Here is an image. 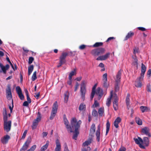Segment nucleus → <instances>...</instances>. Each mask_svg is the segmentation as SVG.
I'll list each match as a JSON object with an SVG mask.
<instances>
[{"mask_svg": "<svg viewBox=\"0 0 151 151\" xmlns=\"http://www.w3.org/2000/svg\"><path fill=\"white\" fill-rule=\"evenodd\" d=\"M146 67H141V73L140 77H141V78H140L142 79V78H143L144 77L145 73L146 71Z\"/></svg>", "mask_w": 151, "mask_h": 151, "instance_id": "412c9836", "label": "nucleus"}, {"mask_svg": "<svg viewBox=\"0 0 151 151\" xmlns=\"http://www.w3.org/2000/svg\"><path fill=\"white\" fill-rule=\"evenodd\" d=\"M130 97V95L129 94H128L127 95V96L126 97V102L127 104V108L128 109H129V99Z\"/></svg>", "mask_w": 151, "mask_h": 151, "instance_id": "c85d7f7f", "label": "nucleus"}, {"mask_svg": "<svg viewBox=\"0 0 151 151\" xmlns=\"http://www.w3.org/2000/svg\"><path fill=\"white\" fill-rule=\"evenodd\" d=\"M86 47V45H81L79 47V49L80 50H83Z\"/></svg>", "mask_w": 151, "mask_h": 151, "instance_id": "69168bd1", "label": "nucleus"}, {"mask_svg": "<svg viewBox=\"0 0 151 151\" xmlns=\"http://www.w3.org/2000/svg\"><path fill=\"white\" fill-rule=\"evenodd\" d=\"M135 121L139 125H141L142 124V121L141 120H140L138 118H135Z\"/></svg>", "mask_w": 151, "mask_h": 151, "instance_id": "c03bdc74", "label": "nucleus"}, {"mask_svg": "<svg viewBox=\"0 0 151 151\" xmlns=\"http://www.w3.org/2000/svg\"><path fill=\"white\" fill-rule=\"evenodd\" d=\"M96 94L98 96V99L99 100L103 95V91L102 89L100 88H98L95 92Z\"/></svg>", "mask_w": 151, "mask_h": 151, "instance_id": "ddd939ff", "label": "nucleus"}, {"mask_svg": "<svg viewBox=\"0 0 151 151\" xmlns=\"http://www.w3.org/2000/svg\"><path fill=\"white\" fill-rule=\"evenodd\" d=\"M49 145V142L47 141L46 144L42 146L41 148V151H45Z\"/></svg>", "mask_w": 151, "mask_h": 151, "instance_id": "7c9ffc66", "label": "nucleus"}, {"mask_svg": "<svg viewBox=\"0 0 151 151\" xmlns=\"http://www.w3.org/2000/svg\"><path fill=\"white\" fill-rule=\"evenodd\" d=\"M91 143V140L89 139L88 140H87L85 141L84 143H83V146L85 147L86 146H88Z\"/></svg>", "mask_w": 151, "mask_h": 151, "instance_id": "4c0bfd02", "label": "nucleus"}, {"mask_svg": "<svg viewBox=\"0 0 151 151\" xmlns=\"http://www.w3.org/2000/svg\"><path fill=\"white\" fill-rule=\"evenodd\" d=\"M34 67H29V68H28V75H30L32 72L33 68H34Z\"/></svg>", "mask_w": 151, "mask_h": 151, "instance_id": "de8ad7c7", "label": "nucleus"}, {"mask_svg": "<svg viewBox=\"0 0 151 151\" xmlns=\"http://www.w3.org/2000/svg\"><path fill=\"white\" fill-rule=\"evenodd\" d=\"M105 48L100 47L93 50L91 51V53L93 56H96L102 55L105 53Z\"/></svg>", "mask_w": 151, "mask_h": 151, "instance_id": "7ed1b4c3", "label": "nucleus"}, {"mask_svg": "<svg viewBox=\"0 0 151 151\" xmlns=\"http://www.w3.org/2000/svg\"><path fill=\"white\" fill-rule=\"evenodd\" d=\"M114 99L113 103H118V99L116 95L114 96Z\"/></svg>", "mask_w": 151, "mask_h": 151, "instance_id": "4d7b16f0", "label": "nucleus"}, {"mask_svg": "<svg viewBox=\"0 0 151 151\" xmlns=\"http://www.w3.org/2000/svg\"><path fill=\"white\" fill-rule=\"evenodd\" d=\"M107 81H103V86L105 88H107L108 86V84L107 83Z\"/></svg>", "mask_w": 151, "mask_h": 151, "instance_id": "6e6d98bb", "label": "nucleus"}, {"mask_svg": "<svg viewBox=\"0 0 151 151\" xmlns=\"http://www.w3.org/2000/svg\"><path fill=\"white\" fill-rule=\"evenodd\" d=\"M134 140L135 143L142 149H145V147H147L149 145V139L146 137H144L143 139L140 137H138L137 138H134Z\"/></svg>", "mask_w": 151, "mask_h": 151, "instance_id": "f03ea898", "label": "nucleus"}, {"mask_svg": "<svg viewBox=\"0 0 151 151\" xmlns=\"http://www.w3.org/2000/svg\"><path fill=\"white\" fill-rule=\"evenodd\" d=\"M68 55V53L66 52H63L62 53L59 58V65L58 66H61L66 63L65 58Z\"/></svg>", "mask_w": 151, "mask_h": 151, "instance_id": "39448f33", "label": "nucleus"}, {"mask_svg": "<svg viewBox=\"0 0 151 151\" xmlns=\"http://www.w3.org/2000/svg\"><path fill=\"white\" fill-rule=\"evenodd\" d=\"M96 86H97V85L96 84L92 88V92H91V96L90 97L91 99V100H92V99L94 96V95L95 93V90H96Z\"/></svg>", "mask_w": 151, "mask_h": 151, "instance_id": "4be33fe9", "label": "nucleus"}, {"mask_svg": "<svg viewBox=\"0 0 151 151\" xmlns=\"http://www.w3.org/2000/svg\"><path fill=\"white\" fill-rule=\"evenodd\" d=\"M79 109L80 111H85L86 109V106L84 103H81L79 107Z\"/></svg>", "mask_w": 151, "mask_h": 151, "instance_id": "cd10ccee", "label": "nucleus"}, {"mask_svg": "<svg viewBox=\"0 0 151 151\" xmlns=\"http://www.w3.org/2000/svg\"><path fill=\"white\" fill-rule=\"evenodd\" d=\"M91 148L90 147H88L87 148H83L82 149V151H90Z\"/></svg>", "mask_w": 151, "mask_h": 151, "instance_id": "8fccbe9b", "label": "nucleus"}, {"mask_svg": "<svg viewBox=\"0 0 151 151\" xmlns=\"http://www.w3.org/2000/svg\"><path fill=\"white\" fill-rule=\"evenodd\" d=\"M87 81L85 80H83L82 81V82L81 84V88H86V85L87 83Z\"/></svg>", "mask_w": 151, "mask_h": 151, "instance_id": "a19ab883", "label": "nucleus"}, {"mask_svg": "<svg viewBox=\"0 0 151 151\" xmlns=\"http://www.w3.org/2000/svg\"><path fill=\"white\" fill-rule=\"evenodd\" d=\"M28 102L27 101H25L23 103V105L24 106H27L29 105Z\"/></svg>", "mask_w": 151, "mask_h": 151, "instance_id": "774afa93", "label": "nucleus"}, {"mask_svg": "<svg viewBox=\"0 0 151 151\" xmlns=\"http://www.w3.org/2000/svg\"><path fill=\"white\" fill-rule=\"evenodd\" d=\"M92 114L93 116H98V113L96 110L95 109H93L92 111Z\"/></svg>", "mask_w": 151, "mask_h": 151, "instance_id": "79ce46f5", "label": "nucleus"}, {"mask_svg": "<svg viewBox=\"0 0 151 151\" xmlns=\"http://www.w3.org/2000/svg\"><path fill=\"white\" fill-rule=\"evenodd\" d=\"M64 150L65 151H70L69 150L67 145L66 143L64 144Z\"/></svg>", "mask_w": 151, "mask_h": 151, "instance_id": "e2e57ef3", "label": "nucleus"}, {"mask_svg": "<svg viewBox=\"0 0 151 151\" xmlns=\"http://www.w3.org/2000/svg\"><path fill=\"white\" fill-rule=\"evenodd\" d=\"M96 126L94 124H93L91 127L90 129V134H94L95 132Z\"/></svg>", "mask_w": 151, "mask_h": 151, "instance_id": "5701e85b", "label": "nucleus"}, {"mask_svg": "<svg viewBox=\"0 0 151 151\" xmlns=\"http://www.w3.org/2000/svg\"><path fill=\"white\" fill-rule=\"evenodd\" d=\"M139 49L137 47H135L133 49V55H136V53H139Z\"/></svg>", "mask_w": 151, "mask_h": 151, "instance_id": "ea45409f", "label": "nucleus"}, {"mask_svg": "<svg viewBox=\"0 0 151 151\" xmlns=\"http://www.w3.org/2000/svg\"><path fill=\"white\" fill-rule=\"evenodd\" d=\"M41 114L39 112L38 113L37 117L33 121L32 128V130L35 129L38 124V122L40 121L41 119Z\"/></svg>", "mask_w": 151, "mask_h": 151, "instance_id": "423d86ee", "label": "nucleus"}, {"mask_svg": "<svg viewBox=\"0 0 151 151\" xmlns=\"http://www.w3.org/2000/svg\"><path fill=\"white\" fill-rule=\"evenodd\" d=\"M107 73L104 74L103 76V81H107Z\"/></svg>", "mask_w": 151, "mask_h": 151, "instance_id": "3c124183", "label": "nucleus"}, {"mask_svg": "<svg viewBox=\"0 0 151 151\" xmlns=\"http://www.w3.org/2000/svg\"><path fill=\"white\" fill-rule=\"evenodd\" d=\"M19 97L21 100H23L24 98V96L22 93L18 94Z\"/></svg>", "mask_w": 151, "mask_h": 151, "instance_id": "5fc2aeb1", "label": "nucleus"}, {"mask_svg": "<svg viewBox=\"0 0 151 151\" xmlns=\"http://www.w3.org/2000/svg\"><path fill=\"white\" fill-rule=\"evenodd\" d=\"M31 140V138L30 137H28L27 139V141L25 143H26V144H28L29 145V143H30Z\"/></svg>", "mask_w": 151, "mask_h": 151, "instance_id": "603ef678", "label": "nucleus"}, {"mask_svg": "<svg viewBox=\"0 0 151 151\" xmlns=\"http://www.w3.org/2000/svg\"><path fill=\"white\" fill-rule=\"evenodd\" d=\"M110 53L107 52L105 54L98 57L96 59L97 60H105L108 58L110 55Z\"/></svg>", "mask_w": 151, "mask_h": 151, "instance_id": "1a4fd4ad", "label": "nucleus"}, {"mask_svg": "<svg viewBox=\"0 0 151 151\" xmlns=\"http://www.w3.org/2000/svg\"><path fill=\"white\" fill-rule=\"evenodd\" d=\"M113 91H111L110 92V95L109 97L108 98L107 101L106 102V105L109 107L111 104V99L113 97V94H112Z\"/></svg>", "mask_w": 151, "mask_h": 151, "instance_id": "6ab92c4d", "label": "nucleus"}, {"mask_svg": "<svg viewBox=\"0 0 151 151\" xmlns=\"http://www.w3.org/2000/svg\"><path fill=\"white\" fill-rule=\"evenodd\" d=\"M120 82L116 81V84L115 87V91L116 92L118 91L119 89Z\"/></svg>", "mask_w": 151, "mask_h": 151, "instance_id": "f704fd0d", "label": "nucleus"}, {"mask_svg": "<svg viewBox=\"0 0 151 151\" xmlns=\"http://www.w3.org/2000/svg\"><path fill=\"white\" fill-rule=\"evenodd\" d=\"M114 109L115 110H117L118 108V103H113Z\"/></svg>", "mask_w": 151, "mask_h": 151, "instance_id": "a18cd8bd", "label": "nucleus"}, {"mask_svg": "<svg viewBox=\"0 0 151 151\" xmlns=\"http://www.w3.org/2000/svg\"><path fill=\"white\" fill-rule=\"evenodd\" d=\"M104 107L100 108L98 110V113L100 116H102L104 115Z\"/></svg>", "mask_w": 151, "mask_h": 151, "instance_id": "393cba45", "label": "nucleus"}, {"mask_svg": "<svg viewBox=\"0 0 151 151\" xmlns=\"http://www.w3.org/2000/svg\"><path fill=\"white\" fill-rule=\"evenodd\" d=\"M34 60V58L32 57H30L29 59V63L31 64Z\"/></svg>", "mask_w": 151, "mask_h": 151, "instance_id": "680f3d73", "label": "nucleus"}, {"mask_svg": "<svg viewBox=\"0 0 151 151\" xmlns=\"http://www.w3.org/2000/svg\"><path fill=\"white\" fill-rule=\"evenodd\" d=\"M1 69L0 70V73L3 72L4 74H6V70H7L9 67H0Z\"/></svg>", "mask_w": 151, "mask_h": 151, "instance_id": "c756f323", "label": "nucleus"}, {"mask_svg": "<svg viewBox=\"0 0 151 151\" xmlns=\"http://www.w3.org/2000/svg\"><path fill=\"white\" fill-rule=\"evenodd\" d=\"M36 145H34L32 146L30 149H28L27 151H34L36 148Z\"/></svg>", "mask_w": 151, "mask_h": 151, "instance_id": "09e8293b", "label": "nucleus"}, {"mask_svg": "<svg viewBox=\"0 0 151 151\" xmlns=\"http://www.w3.org/2000/svg\"><path fill=\"white\" fill-rule=\"evenodd\" d=\"M110 124L109 122V121L107 120L106 123V135H107L109 132L110 128Z\"/></svg>", "mask_w": 151, "mask_h": 151, "instance_id": "473e14b6", "label": "nucleus"}, {"mask_svg": "<svg viewBox=\"0 0 151 151\" xmlns=\"http://www.w3.org/2000/svg\"><path fill=\"white\" fill-rule=\"evenodd\" d=\"M147 90L148 92L151 91V86L150 84L148 85L147 86Z\"/></svg>", "mask_w": 151, "mask_h": 151, "instance_id": "052dcab7", "label": "nucleus"}, {"mask_svg": "<svg viewBox=\"0 0 151 151\" xmlns=\"http://www.w3.org/2000/svg\"><path fill=\"white\" fill-rule=\"evenodd\" d=\"M27 130H26L24 131L22 137V139H24L25 138L27 134Z\"/></svg>", "mask_w": 151, "mask_h": 151, "instance_id": "13d9d810", "label": "nucleus"}, {"mask_svg": "<svg viewBox=\"0 0 151 151\" xmlns=\"http://www.w3.org/2000/svg\"><path fill=\"white\" fill-rule=\"evenodd\" d=\"M3 116V121H4V123L7 122V115H4Z\"/></svg>", "mask_w": 151, "mask_h": 151, "instance_id": "bf43d9fd", "label": "nucleus"}, {"mask_svg": "<svg viewBox=\"0 0 151 151\" xmlns=\"http://www.w3.org/2000/svg\"><path fill=\"white\" fill-rule=\"evenodd\" d=\"M10 138V137L9 135H6L1 138V142L3 144H6L8 142Z\"/></svg>", "mask_w": 151, "mask_h": 151, "instance_id": "9d476101", "label": "nucleus"}, {"mask_svg": "<svg viewBox=\"0 0 151 151\" xmlns=\"http://www.w3.org/2000/svg\"><path fill=\"white\" fill-rule=\"evenodd\" d=\"M29 145L25 143L22 148L20 149V151H25L28 148Z\"/></svg>", "mask_w": 151, "mask_h": 151, "instance_id": "2f4dec72", "label": "nucleus"}, {"mask_svg": "<svg viewBox=\"0 0 151 151\" xmlns=\"http://www.w3.org/2000/svg\"><path fill=\"white\" fill-rule=\"evenodd\" d=\"M151 75V69L148 70L147 72V78L150 79Z\"/></svg>", "mask_w": 151, "mask_h": 151, "instance_id": "864d4df0", "label": "nucleus"}, {"mask_svg": "<svg viewBox=\"0 0 151 151\" xmlns=\"http://www.w3.org/2000/svg\"><path fill=\"white\" fill-rule=\"evenodd\" d=\"M140 78V77L137 78L135 81V85L137 88L141 87L142 86V81L143 80V78H142V79Z\"/></svg>", "mask_w": 151, "mask_h": 151, "instance_id": "9b49d317", "label": "nucleus"}, {"mask_svg": "<svg viewBox=\"0 0 151 151\" xmlns=\"http://www.w3.org/2000/svg\"><path fill=\"white\" fill-rule=\"evenodd\" d=\"M137 29L140 30H141L142 31H145L146 30V29L143 27H138L137 28Z\"/></svg>", "mask_w": 151, "mask_h": 151, "instance_id": "0e129e2a", "label": "nucleus"}, {"mask_svg": "<svg viewBox=\"0 0 151 151\" xmlns=\"http://www.w3.org/2000/svg\"><path fill=\"white\" fill-rule=\"evenodd\" d=\"M58 105L57 102L55 101L53 104L52 109L51 112L50 116V119L52 120L55 116V115L57 113V110L58 109Z\"/></svg>", "mask_w": 151, "mask_h": 151, "instance_id": "20e7f679", "label": "nucleus"}, {"mask_svg": "<svg viewBox=\"0 0 151 151\" xmlns=\"http://www.w3.org/2000/svg\"><path fill=\"white\" fill-rule=\"evenodd\" d=\"M76 69L74 68L73 70L70 72L69 75V79H72V76L76 74Z\"/></svg>", "mask_w": 151, "mask_h": 151, "instance_id": "a878e982", "label": "nucleus"}, {"mask_svg": "<svg viewBox=\"0 0 151 151\" xmlns=\"http://www.w3.org/2000/svg\"><path fill=\"white\" fill-rule=\"evenodd\" d=\"M37 78L36 76V72L35 71L34 72L33 74L32 77V79L33 81H35Z\"/></svg>", "mask_w": 151, "mask_h": 151, "instance_id": "37998d69", "label": "nucleus"}, {"mask_svg": "<svg viewBox=\"0 0 151 151\" xmlns=\"http://www.w3.org/2000/svg\"><path fill=\"white\" fill-rule=\"evenodd\" d=\"M132 64L133 65L138 66L139 65L138 63V60L137 57L136 55H132Z\"/></svg>", "mask_w": 151, "mask_h": 151, "instance_id": "4468645a", "label": "nucleus"}, {"mask_svg": "<svg viewBox=\"0 0 151 151\" xmlns=\"http://www.w3.org/2000/svg\"><path fill=\"white\" fill-rule=\"evenodd\" d=\"M140 109L142 113L147 112L148 110V108L147 107L143 106H141L140 107Z\"/></svg>", "mask_w": 151, "mask_h": 151, "instance_id": "72a5a7b5", "label": "nucleus"}, {"mask_svg": "<svg viewBox=\"0 0 151 151\" xmlns=\"http://www.w3.org/2000/svg\"><path fill=\"white\" fill-rule=\"evenodd\" d=\"M134 32L132 31L129 32L125 37L124 40L126 41L128 39L132 37L134 35Z\"/></svg>", "mask_w": 151, "mask_h": 151, "instance_id": "aec40b11", "label": "nucleus"}, {"mask_svg": "<svg viewBox=\"0 0 151 151\" xmlns=\"http://www.w3.org/2000/svg\"><path fill=\"white\" fill-rule=\"evenodd\" d=\"M16 89L17 92L18 94L22 93L21 89L19 86H17L16 87Z\"/></svg>", "mask_w": 151, "mask_h": 151, "instance_id": "49530a36", "label": "nucleus"}, {"mask_svg": "<svg viewBox=\"0 0 151 151\" xmlns=\"http://www.w3.org/2000/svg\"><path fill=\"white\" fill-rule=\"evenodd\" d=\"M6 98L8 100H10L12 99V95L11 89L9 86H7V88L6 90Z\"/></svg>", "mask_w": 151, "mask_h": 151, "instance_id": "f8f14e48", "label": "nucleus"}, {"mask_svg": "<svg viewBox=\"0 0 151 151\" xmlns=\"http://www.w3.org/2000/svg\"><path fill=\"white\" fill-rule=\"evenodd\" d=\"M12 124V122L9 120L7 122L4 123V130L7 132H9L11 130Z\"/></svg>", "mask_w": 151, "mask_h": 151, "instance_id": "0eeeda50", "label": "nucleus"}, {"mask_svg": "<svg viewBox=\"0 0 151 151\" xmlns=\"http://www.w3.org/2000/svg\"><path fill=\"white\" fill-rule=\"evenodd\" d=\"M121 121V119L119 117H118L115 120L114 122V125L116 128H118L119 127V124Z\"/></svg>", "mask_w": 151, "mask_h": 151, "instance_id": "a211bd4d", "label": "nucleus"}, {"mask_svg": "<svg viewBox=\"0 0 151 151\" xmlns=\"http://www.w3.org/2000/svg\"><path fill=\"white\" fill-rule=\"evenodd\" d=\"M103 44L102 42H97L94 44L92 46L93 47H96L102 46Z\"/></svg>", "mask_w": 151, "mask_h": 151, "instance_id": "c9c22d12", "label": "nucleus"}, {"mask_svg": "<svg viewBox=\"0 0 151 151\" xmlns=\"http://www.w3.org/2000/svg\"><path fill=\"white\" fill-rule=\"evenodd\" d=\"M86 92V88H81L80 92L81 94V97L83 101H84L85 99V96Z\"/></svg>", "mask_w": 151, "mask_h": 151, "instance_id": "2eb2a0df", "label": "nucleus"}, {"mask_svg": "<svg viewBox=\"0 0 151 151\" xmlns=\"http://www.w3.org/2000/svg\"><path fill=\"white\" fill-rule=\"evenodd\" d=\"M99 106V103L97 101V100H95L94 104L92 106V108H95L96 107Z\"/></svg>", "mask_w": 151, "mask_h": 151, "instance_id": "e433bc0d", "label": "nucleus"}, {"mask_svg": "<svg viewBox=\"0 0 151 151\" xmlns=\"http://www.w3.org/2000/svg\"><path fill=\"white\" fill-rule=\"evenodd\" d=\"M141 133L142 134H144L148 136L149 137H151V134L150 132V129L147 127H145L141 129Z\"/></svg>", "mask_w": 151, "mask_h": 151, "instance_id": "6e6552de", "label": "nucleus"}, {"mask_svg": "<svg viewBox=\"0 0 151 151\" xmlns=\"http://www.w3.org/2000/svg\"><path fill=\"white\" fill-rule=\"evenodd\" d=\"M24 92L25 95L27 96V100L29 103H30L31 102V100L29 95L27 89H24Z\"/></svg>", "mask_w": 151, "mask_h": 151, "instance_id": "bb28decb", "label": "nucleus"}, {"mask_svg": "<svg viewBox=\"0 0 151 151\" xmlns=\"http://www.w3.org/2000/svg\"><path fill=\"white\" fill-rule=\"evenodd\" d=\"M64 100L65 103H67L68 99V91H66L64 94Z\"/></svg>", "mask_w": 151, "mask_h": 151, "instance_id": "58836bf2", "label": "nucleus"}, {"mask_svg": "<svg viewBox=\"0 0 151 151\" xmlns=\"http://www.w3.org/2000/svg\"><path fill=\"white\" fill-rule=\"evenodd\" d=\"M64 124L65 125L67 130L70 132H73V130L75 129V131L73 137V138L75 140L77 139V137L79 134V129L80 128V125L81 123V120L77 122L76 118H73L71 120V126L69 124V122L65 116L63 118Z\"/></svg>", "mask_w": 151, "mask_h": 151, "instance_id": "f257e3e1", "label": "nucleus"}, {"mask_svg": "<svg viewBox=\"0 0 151 151\" xmlns=\"http://www.w3.org/2000/svg\"><path fill=\"white\" fill-rule=\"evenodd\" d=\"M100 125H99L97 127V129L96 130V139L98 142L100 141Z\"/></svg>", "mask_w": 151, "mask_h": 151, "instance_id": "f3484780", "label": "nucleus"}, {"mask_svg": "<svg viewBox=\"0 0 151 151\" xmlns=\"http://www.w3.org/2000/svg\"><path fill=\"white\" fill-rule=\"evenodd\" d=\"M121 71H122L121 70H120L119 71L116 76V81L120 82V79L121 78V76L122 74Z\"/></svg>", "mask_w": 151, "mask_h": 151, "instance_id": "b1692460", "label": "nucleus"}, {"mask_svg": "<svg viewBox=\"0 0 151 151\" xmlns=\"http://www.w3.org/2000/svg\"><path fill=\"white\" fill-rule=\"evenodd\" d=\"M55 143L56 147L55 149V151H60L61 149V146L58 139L56 140Z\"/></svg>", "mask_w": 151, "mask_h": 151, "instance_id": "dca6fc26", "label": "nucleus"}, {"mask_svg": "<svg viewBox=\"0 0 151 151\" xmlns=\"http://www.w3.org/2000/svg\"><path fill=\"white\" fill-rule=\"evenodd\" d=\"M79 86V84L78 83V82H77L76 83V85L75 86V89H74L75 91H76L77 90L78 87Z\"/></svg>", "mask_w": 151, "mask_h": 151, "instance_id": "338daca9", "label": "nucleus"}]
</instances>
